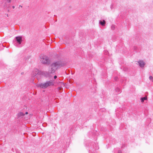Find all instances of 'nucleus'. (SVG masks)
<instances>
[{"label":"nucleus","instance_id":"obj_3","mask_svg":"<svg viewBox=\"0 0 153 153\" xmlns=\"http://www.w3.org/2000/svg\"><path fill=\"white\" fill-rule=\"evenodd\" d=\"M41 61V62L44 64L48 65L50 62L48 57L46 55H42L40 57Z\"/></svg>","mask_w":153,"mask_h":153},{"label":"nucleus","instance_id":"obj_20","mask_svg":"<svg viewBox=\"0 0 153 153\" xmlns=\"http://www.w3.org/2000/svg\"><path fill=\"white\" fill-rule=\"evenodd\" d=\"M25 114H27L28 112H26L25 113Z\"/></svg>","mask_w":153,"mask_h":153},{"label":"nucleus","instance_id":"obj_2","mask_svg":"<svg viewBox=\"0 0 153 153\" xmlns=\"http://www.w3.org/2000/svg\"><path fill=\"white\" fill-rule=\"evenodd\" d=\"M54 85L53 81V80H51L47 81L45 82L39 83L36 86L38 87L44 89L53 86Z\"/></svg>","mask_w":153,"mask_h":153},{"label":"nucleus","instance_id":"obj_14","mask_svg":"<svg viewBox=\"0 0 153 153\" xmlns=\"http://www.w3.org/2000/svg\"><path fill=\"white\" fill-rule=\"evenodd\" d=\"M149 79L150 80H152V79H153V77L152 76H150L149 77Z\"/></svg>","mask_w":153,"mask_h":153},{"label":"nucleus","instance_id":"obj_22","mask_svg":"<svg viewBox=\"0 0 153 153\" xmlns=\"http://www.w3.org/2000/svg\"><path fill=\"white\" fill-rule=\"evenodd\" d=\"M152 81L153 82V79H152Z\"/></svg>","mask_w":153,"mask_h":153},{"label":"nucleus","instance_id":"obj_12","mask_svg":"<svg viewBox=\"0 0 153 153\" xmlns=\"http://www.w3.org/2000/svg\"><path fill=\"white\" fill-rule=\"evenodd\" d=\"M115 28V26L114 25H113L111 26V29L112 30H114Z\"/></svg>","mask_w":153,"mask_h":153},{"label":"nucleus","instance_id":"obj_11","mask_svg":"<svg viewBox=\"0 0 153 153\" xmlns=\"http://www.w3.org/2000/svg\"><path fill=\"white\" fill-rule=\"evenodd\" d=\"M147 99V97H144L141 98V100L142 102H143L145 100Z\"/></svg>","mask_w":153,"mask_h":153},{"label":"nucleus","instance_id":"obj_16","mask_svg":"<svg viewBox=\"0 0 153 153\" xmlns=\"http://www.w3.org/2000/svg\"><path fill=\"white\" fill-rule=\"evenodd\" d=\"M57 76L56 75L54 76V79H56L57 78Z\"/></svg>","mask_w":153,"mask_h":153},{"label":"nucleus","instance_id":"obj_5","mask_svg":"<svg viewBox=\"0 0 153 153\" xmlns=\"http://www.w3.org/2000/svg\"><path fill=\"white\" fill-rule=\"evenodd\" d=\"M53 73L49 72V68L48 71H41L40 73V74H41L46 77H49L50 76V74H52Z\"/></svg>","mask_w":153,"mask_h":153},{"label":"nucleus","instance_id":"obj_17","mask_svg":"<svg viewBox=\"0 0 153 153\" xmlns=\"http://www.w3.org/2000/svg\"><path fill=\"white\" fill-rule=\"evenodd\" d=\"M114 79H115V80H117L118 79V78L116 77H115Z\"/></svg>","mask_w":153,"mask_h":153},{"label":"nucleus","instance_id":"obj_1","mask_svg":"<svg viewBox=\"0 0 153 153\" xmlns=\"http://www.w3.org/2000/svg\"><path fill=\"white\" fill-rule=\"evenodd\" d=\"M62 66L60 62L58 61L51 64L49 67V72L54 73L56 71Z\"/></svg>","mask_w":153,"mask_h":153},{"label":"nucleus","instance_id":"obj_15","mask_svg":"<svg viewBox=\"0 0 153 153\" xmlns=\"http://www.w3.org/2000/svg\"><path fill=\"white\" fill-rule=\"evenodd\" d=\"M118 153H122V152L120 150H119L118 152Z\"/></svg>","mask_w":153,"mask_h":153},{"label":"nucleus","instance_id":"obj_19","mask_svg":"<svg viewBox=\"0 0 153 153\" xmlns=\"http://www.w3.org/2000/svg\"><path fill=\"white\" fill-rule=\"evenodd\" d=\"M15 7L14 6H12V8H13V9H14L15 8Z\"/></svg>","mask_w":153,"mask_h":153},{"label":"nucleus","instance_id":"obj_13","mask_svg":"<svg viewBox=\"0 0 153 153\" xmlns=\"http://www.w3.org/2000/svg\"><path fill=\"white\" fill-rule=\"evenodd\" d=\"M11 0H6V3H10L11 2Z\"/></svg>","mask_w":153,"mask_h":153},{"label":"nucleus","instance_id":"obj_9","mask_svg":"<svg viewBox=\"0 0 153 153\" xmlns=\"http://www.w3.org/2000/svg\"><path fill=\"white\" fill-rule=\"evenodd\" d=\"M99 24L102 26H104L105 25L106 22L105 20H100L99 22Z\"/></svg>","mask_w":153,"mask_h":153},{"label":"nucleus","instance_id":"obj_10","mask_svg":"<svg viewBox=\"0 0 153 153\" xmlns=\"http://www.w3.org/2000/svg\"><path fill=\"white\" fill-rule=\"evenodd\" d=\"M115 90L117 92V93L118 94L120 93L121 92L120 89L118 87L116 88Z\"/></svg>","mask_w":153,"mask_h":153},{"label":"nucleus","instance_id":"obj_7","mask_svg":"<svg viewBox=\"0 0 153 153\" xmlns=\"http://www.w3.org/2000/svg\"><path fill=\"white\" fill-rule=\"evenodd\" d=\"M39 70L37 69H34L33 72L32 74L33 76H34L36 75L37 74H38Z\"/></svg>","mask_w":153,"mask_h":153},{"label":"nucleus","instance_id":"obj_8","mask_svg":"<svg viewBox=\"0 0 153 153\" xmlns=\"http://www.w3.org/2000/svg\"><path fill=\"white\" fill-rule=\"evenodd\" d=\"M25 114L22 112H19L17 114L18 117L19 118V117H22Z\"/></svg>","mask_w":153,"mask_h":153},{"label":"nucleus","instance_id":"obj_21","mask_svg":"<svg viewBox=\"0 0 153 153\" xmlns=\"http://www.w3.org/2000/svg\"><path fill=\"white\" fill-rule=\"evenodd\" d=\"M23 74V73H21V74Z\"/></svg>","mask_w":153,"mask_h":153},{"label":"nucleus","instance_id":"obj_18","mask_svg":"<svg viewBox=\"0 0 153 153\" xmlns=\"http://www.w3.org/2000/svg\"><path fill=\"white\" fill-rule=\"evenodd\" d=\"M111 9H112L113 8V5H112L111 7Z\"/></svg>","mask_w":153,"mask_h":153},{"label":"nucleus","instance_id":"obj_6","mask_svg":"<svg viewBox=\"0 0 153 153\" xmlns=\"http://www.w3.org/2000/svg\"><path fill=\"white\" fill-rule=\"evenodd\" d=\"M138 62L140 67L142 68H143L145 65L144 62L141 60L139 61Z\"/></svg>","mask_w":153,"mask_h":153},{"label":"nucleus","instance_id":"obj_4","mask_svg":"<svg viewBox=\"0 0 153 153\" xmlns=\"http://www.w3.org/2000/svg\"><path fill=\"white\" fill-rule=\"evenodd\" d=\"M16 43L15 44V46L19 47H20V45L21 44L22 42V38L21 36H17L16 37Z\"/></svg>","mask_w":153,"mask_h":153}]
</instances>
